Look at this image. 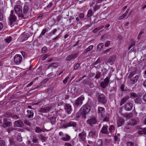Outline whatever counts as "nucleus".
<instances>
[{"label": "nucleus", "mask_w": 146, "mask_h": 146, "mask_svg": "<svg viewBox=\"0 0 146 146\" xmlns=\"http://www.w3.org/2000/svg\"><path fill=\"white\" fill-rule=\"evenodd\" d=\"M64 146H72L71 144L69 143H65L64 144Z\"/></svg>", "instance_id": "774afa93"}, {"label": "nucleus", "mask_w": 146, "mask_h": 146, "mask_svg": "<svg viewBox=\"0 0 146 146\" xmlns=\"http://www.w3.org/2000/svg\"><path fill=\"white\" fill-rule=\"evenodd\" d=\"M138 132L139 134H146V128H143L141 129L140 130L138 131Z\"/></svg>", "instance_id": "bb28decb"}, {"label": "nucleus", "mask_w": 146, "mask_h": 146, "mask_svg": "<svg viewBox=\"0 0 146 146\" xmlns=\"http://www.w3.org/2000/svg\"><path fill=\"white\" fill-rule=\"evenodd\" d=\"M135 102L138 104H141L142 102V101L139 96L136 98L134 100Z\"/></svg>", "instance_id": "a878e982"}, {"label": "nucleus", "mask_w": 146, "mask_h": 146, "mask_svg": "<svg viewBox=\"0 0 146 146\" xmlns=\"http://www.w3.org/2000/svg\"><path fill=\"white\" fill-rule=\"evenodd\" d=\"M24 125L23 122L21 120H18L15 121L14 126L19 127H22Z\"/></svg>", "instance_id": "4468645a"}, {"label": "nucleus", "mask_w": 146, "mask_h": 146, "mask_svg": "<svg viewBox=\"0 0 146 146\" xmlns=\"http://www.w3.org/2000/svg\"><path fill=\"white\" fill-rule=\"evenodd\" d=\"M21 3L20 1H19L17 2V5L14 7V9L16 13L20 17L22 18L23 17V14L22 12V8L19 5Z\"/></svg>", "instance_id": "f03ea898"}, {"label": "nucleus", "mask_w": 146, "mask_h": 146, "mask_svg": "<svg viewBox=\"0 0 146 146\" xmlns=\"http://www.w3.org/2000/svg\"><path fill=\"white\" fill-rule=\"evenodd\" d=\"M35 132L37 133H40L42 131L45 132L47 131L46 130L42 131L40 127H36L35 129Z\"/></svg>", "instance_id": "c756f323"}, {"label": "nucleus", "mask_w": 146, "mask_h": 146, "mask_svg": "<svg viewBox=\"0 0 146 146\" xmlns=\"http://www.w3.org/2000/svg\"><path fill=\"white\" fill-rule=\"evenodd\" d=\"M100 59L98 58L97 60L94 62V65H96L98 64H99L100 63Z\"/></svg>", "instance_id": "6e6d98bb"}, {"label": "nucleus", "mask_w": 146, "mask_h": 146, "mask_svg": "<svg viewBox=\"0 0 146 146\" xmlns=\"http://www.w3.org/2000/svg\"><path fill=\"white\" fill-rule=\"evenodd\" d=\"M108 126L105 125H103V127L101 130V132L105 134H108Z\"/></svg>", "instance_id": "f3484780"}, {"label": "nucleus", "mask_w": 146, "mask_h": 146, "mask_svg": "<svg viewBox=\"0 0 146 146\" xmlns=\"http://www.w3.org/2000/svg\"><path fill=\"white\" fill-rule=\"evenodd\" d=\"M104 44L103 43H100L99 44L97 48L100 50H101L103 47Z\"/></svg>", "instance_id": "37998d69"}, {"label": "nucleus", "mask_w": 146, "mask_h": 146, "mask_svg": "<svg viewBox=\"0 0 146 146\" xmlns=\"http://www.w3.org/2000/svg\"><path fill=\"white\" fill-rule=\"evenodd\" d=\"M131 96L132 98H136L138 97L139 96H138L136 94L133 93L131 92L130 93Z\"/></svg>", "instance_id": "79ce46f5"}, {"label": "nucleus", "mask_w": 146, "mask_h": 146, "mask_svg": "<svg viewBox=\"0 0 146 146\" xmlns=\"http://www.w3.org/2000/svg\"><path fill=\"white\" fill-rule=\"evenodd\" d=\"M51 123L52 124H54L56 122V118L54 117H52L50 118Z\"/></svg>", "instance_id": "f704fd0d"}, {"label": "nucleus", "mask_w": 146, "mask_h": 146, "mask_svg": "<svg viewBox=\"0 0 146 146\" xmlns=\"http://www.w3.org/2000/svg\"><path fill=\"white\" fill-rule=\"evenodd\" d=\"M76 124L75 122L74 121H70L67 123L63 125V127L66 128L72 126L75 127H76Z\"/></svg>", "instance_id": "9b49d317"}, {"label": "nucleus", "mask_w": 146, "mask_h": 146, "mask_svg": "<svg viewBox=\"0 0 146 146\" xmlns=\"http://www.w3.org/2000/svg\"><path fill=\"white\" fill-rule=\"evenodd\" d=\"M86 133L83 130L78 134V139L80 142L84 141L86 137Z\"/></svg>", "instance_id": "423d86ee"}, {"label": "nucleus", "mask_w": 146, "mask_h": 146, "mask_svg": "<svg viewBox=\"0 0 146 146\" xmlns=\"http://www.w3.org/2000/svg\"><path fill=\"white\" fill-rule=\"evenodd\" d=\"M127 146H133V143L131 142H128L127 143Z\"/></svg>", "instance_id": "09e8293b"}, {"label": "nucleus", "mask_w": 146, "mask_h": 146, "mask_svg": "<svg viewBox=\"0 0 146 146\" xmlns=\"http://www.w3.org/2000/svg\"><path fill=\"white\" fill-rule=\"evenodd\" d=\"M93 14L92 11L90 9H89L88 11V14L87 16L88 17H90Z\"/></svg>", "instance_id": "e433bc0d"}, {"label": "nucleus", "mask_w": 146, "mask_h": 146, "mask_svg": "<svg viewBox=\"0 0 146 146\" xmlns=\"http://www.w3.org/2000/svg\"><path fill=\"white\" fill-rule=\"evenodd\" d=\"M22 130L21 129H19V128H16V129H13L12 130L14 131L16 133H17V132L18 131H19V130Z\"/></svg>", "instance_id": "052dcab7"}, {"label": "nucleus", "mask_w": 146, "mask_h": 146, "mask_svg": "<svg viewBox=\"0 0 146 146\" xmlns=\"http://www.w3.org/2000/svg\"><path fill=\"white\" fill-rule=\"evenodd\" d=\"M120 136V134L118 133L115 134V135L114 136V139L115 142H116L117 141L119 137Z\"/></svg>", "instance_id": "4c0bfd02"}, {"label": "nucleus", "mask_w": 146, "mask_h": 146, "mask_svg": "<svg viewBox=\"0 0 146 146\" xmlns=\"http://www.w3.org/2000/svg\"><path fill=\"white\" fill-rule=\"evenodd\" d=\"M48 56V55L47 54H45L42 58V60H44Z\"/></svg>", "instance_id": "69168bd1"}, {"label": "nucleus", "mask_w": 146, "mask_h": 146, "mask_svg": "<svg viewBox=\"0 0 146 146\" xmlns=\"http://www.w3.org/2000/svg\"><path fill=\"white\" fill-rule=\"evenodd\" d=\"M52 66L56 67L59 65L58 63L57 62L53 63L51 65Z\"/></svg>", "instance_id": "bf43d9fd"}, {"label": "nucleus", "mask_w": 146, "mask_h": 146, "mask_svg": "<svg viewBox=\"0 0 146 146\" xmlns=\"http://www.w3.org/2000/svg\"><path fill=\"white\" fill-rule=\"evenodd\" d=\"M120 89L121 91H124L126 90L125 89V86H124L123 85H122Z\"/></svg>", "instance_id": "864d4df0"}, {"label": "nucleus", "mask_w": 146, "mask_h": 146, "mask_svg": "<svg viewBox=\"0 0 146 146\" xmlns=\"http://www.w3.org/2000/svg\"><path fill=\"white\" fill-rule=\"evenodd\" d=\"M102 144V141L101 139H99L97 142L95 143V145L96 146H101Z\"/></svg>", "instance_id": "c9c22d12"}, {"label": "nucleus", "mask_w": 146, "mask_h": 146, "mask_svg": "<svg viewBox=\"0 0 146 146\" xmlns=\"http://www.w3.org/2000/svg\"><path fill=\"white\" fill-rule=\"evenodd\" d=\"M98 100L101 103L105 104L106 103L107 100L105 95L102 94H100L98 96Z\"/></svg>", "instance_id": "1a4fd4ad"}, {"label": "nucleus", "mask_w": 146, "mask_h": 146, "mask_svg": "<svg viewBox=\"0 0 146 146\" xmlns=\"http://www.w3.org/2000/svg\"><path fill=\"white\" fill-rule=\"evenodd\" d=\"M24 123L25 124L29 126H30L31 124V123L29 121L27 120H25L24 121Z\"/></svg>", "instance_id": "a18cd8bd"}, {"label": "nucleus", "mask_w": 146, "mask_h": 146, "mask_svg": "<svg viewBox=\"0 0 146 146\" xmlns=\"http://www.w3.org/2000/svg\"><path fill=\"white\" fill-rule=\"evenodd\" d=\"M78 55V53H75L73 54H71L67 56L66 58V60L67 61L71 60H73L77 58Z\"/></svg>", "instance_id": "f8f14e48"}, {"label": "nucleus", "mask_w": 146, "mask_h": 146, "mask_svg": "<svg viewBox=\"0 0 146 146\" xmlns=\"http://www.w3.org/2000/svg\"><path fill=\"white\" fill-rule=\"evenodd\" d=\"M69 78V77L68 76H67L66 78L63 80V83L64 84H66Z\"/></svg>", "instance_id": "4d7b16f0"}, {"label": "nucleus", "mask_w": 146, "mask_h": 146, "mask_svg": "<svg viewBox=\"0 0 146 146\" xmlns=\"http://www.w3.org/2000/svg\"><path fill=\"white\" fill-rule=\"evenodd\" d=\"M39 137L42 140L45 141L46 139L45 138L43 135H40Z\"/></svg>", "instance_id": "3c124183"}, {"label": "nucleus", "mask_w": 146, "mask_h": 146, "mask_svg": "<svg viewBox=\"0 0 146 146\" xmlns=\"http://www.w3.org/2000/svg\"><path fill=\"white\" fill-rule=\"evenodd\" d=\"M124 121V120L123 119L119 118L117 123L118 126H121L123 123Z\"/></svg>", "instance_id": "c85d7f7f"}, {"label": "nucleus", "mask_w": 146, "mask_h": 146, "mask_svg": "<svg viewBox=\"0 0 146 146\" xmlns=\"http://www.w3.org/2000/svg\"><path fill=\"white\" fill-rule=\"evenodd\" d=\"M105 112L104 108L100 106L98 107V113L100 116L102 118L104 117L105 116Z\"/></svg>", "instance_id": "6e6552de"}, {"label": "nucleus", "mask_w": 146, "mask_h": 146, "mask_svg": "<svg viewBox=\"0 0 146 146\" xmlns=\"http://www.w3.org/2000/svg\"><path fill=\"white\" fill-rule=\"evenodd\" d=\"M110 44V41H108L106 42L105 44V46L106 47L108 46Z\"/></svg>", "instance_id": "680f3d73"}, {"label": "nucleus", "mask_w": 146, "mask_h": 146, "mask_svg": "<svg viewBox=\"0 0 146 146\" xmlns=\"http://www.w3.org/2000/svg\"><path fill=\"white\" fill-rule=\"evenodd\" d=\"M5 145V142L2 140H0V146H4Z\"/></svg>", "instance_id": "8fccbe9b"}, {"label": "nucleus", "mask_w": 146, "mask_h": 146, "mask_svg": "<svg viewBox=\"0 0 146 146\" xmlns=\"http://www.w3.org/2000/svg\"><path fill=\"white\" fill-rule=\"evenodd\" d=\"M133 116L132 113H129L128 114H125L124 115V117L127 119H128L131 117Z\"/></svg>", "instance_id": "473e14b6"}, {"label": "nucleus", "mask_w": 146, "mask_h": 146, "mask_svg": "<svg viewBox=\"0 0 146 146\" xmlns=\"http://www.w3.org/2000/svg\"><path fill=\"white\" fill-rule=\"evenodd\" d=\"M29 10V7L27 5H25L23 7V16L26 15Z\"/></svg>", "instance_id": "393cba45"}, {"label": "nucleus", "mask_w": 146, "mask_h": 146, "mask_svg": "<svg viewBox=\"0 0 146 146\" xmlns=\"http://www.w3.org/2000/svg\"><path fill=\"white\" fill-rule=\"evenodd\" d=\"M109 129L110 132H112L115 130V127L114 125H112L110 126Z\"/></svg>", "instance_id": "58836bf2"}, {"label": "nucleus", "mask_w": 146, "mask_h": 146, "mask_svg": "<svg viewBox=\"0 0 146 146\" xmlns=\"http://www.w3.org/2000/svg\"><path fill=\"white\" fill-rule=\"evenodd\" d=\"M14 61L16 64H19L22 61V57L19 54L16 55L14 56Z\"/></svg>", "instance_id": "0eeeda50"}, {"label": "nucleus", "mask_w": 146, "mask_h": 146, "mask_svg": "<svg viewBox=\"0 0 146 146\" xmlns=\"http://www.w3.org/2000/svg\"><path fill=\"white\" fill-rule=\"evenodd\" d=\"M27 116L29 118L32 117L34 113L32 110H28L27 111Z\"/></svg>", "instance_id": "cd10ccee"}, {"label": "nucleus", "mask_w": 146, "mask_h": 146, "mask_svg": "<svg viewBox=\"0 0 146 146\" xmlns=\"http://www.w3.org/2000/svg\"><path fill=\"white\" fill-rule=\"evenodd\" d=\"M116 56L115 55H113L108 60L107 62L110 65H112L114 63L115 60L116 59Z\"/></svg>", "instance_id": "6ab92c4d"}, {"label": "nucleus", "mask_w": 146, "mask_h": 146, "mask_svg": "<svg viewBox=\"0 0 146 146\" xmlns=\"http://www.w3.org/2000/svg\"><path fill=\"white\" fill-rule=\"evenodd\" d=\"M91 104V102L90 101H88L86 104L82 106L79 112L77 113V117H79L81 115L83 117L85 118L86 115L90 110Z\"/></svg>", "instance_id": "f257e3e1"}, {"label": "nucleus", "mask_w": 146, "mask_h": 146, "mask_svg": "<svg viewBox=\"0 0 146 146\" xmlns=\"http://www.w3.org/2000/svg\"><path fill=\"white\" fill-rule=\"evenodd\" d=\"M139 122V119L137 118H135L134 119H131L130 123L132 126L133 125H136Z\"/></svg>", "instance_id": "aec40b11"}, {"label": "nucleus", "mask_w": 146, "mask_h": 146, "mask_svg": "<svg viewBox=\"0 0 146 146\" xmlns=\"http://www.w3.org/2000/svg\"><path fill=\"white\" fill-rule=\"evenodd\" d=\"M98 135V132L94 128H92L89 132L88 137L95 139Z\"/></svg>", "instance_id": "7ed1b4c3"}, {"label": "nucleus", "mask_w": 146, "mask_h": 146, "mask_svg": "<svg viewBox=\"0 0 146 146\" xmlns=\"http://www.w3.org/2000/svg\"><path fill=\"white\" fill-rule=\"evenodd\" d=\"M16 17L14 14V11L12 10L11 11V14L9 18V23L10 25H11L13 23L16 21Z\"/></svg>", "instance_id": "20e7f679"}, {"label": "nucleus", "mask_w": 146, "mask_h": 146, "mask_svg": "<svg viewBox=\"0 0 146 146\" xmlns=\"http://www.w3.org/2000/svg\"><path fill=\"white\" fill-rule=\"evenodd\" d=\"M138 78V76L136 75L135 77H133L130 80V83L132 84H135L137 81Z\"/></svg>", "instance_id": "b1692460"}, {"label": "nucleus", "mask_w": 146, "mask_h": 146, "mask_svg": "<svg viewBox=\"0 0 146 146\" xmlns=\"http://www.w3.org/2000/svg\"><path fill=\"white\" fill-rule=\"evenodd\" d=\"M47 50V48L46 47H43L42 49V53H45Z\"/></svg>", "instance_id": "603ef678"}, {"label": "nucleus", "mask_w": 146, "mask_h": 146, "mask_svg": "<svg viewBox=\"0 0 146 146\" xmlns=\"http://www.w3.org/2000/svg\"><path fill=\"white\" fill-rule=\"evenodd\" d=\"M64 109L68 114L70 113L72 111L71 106L69 104H66L65 105Z\"/></svg>", "instance_id": "dca6fc26"}, {"label": "nucleus", "mask_w": 146, "mask_h": 146, "mask_svg": "<svg viewBox=\"0 0 146 146\" xmlns=\"http://www.w3.org/2000/svg\"><path fill=\"white\" fill-rule=\"evenodd\" d=\"M97 120L96 117H90L89 119L87 121V123L89 125L92 126L93 125L96 124Z\"/></svg>", "instance_id": "39448f33"}, {"label": "nucleus", "mask_w": 146, "mask_h": 146, "mask_svg": "<svg viewBox=\"0 0 146 146\" xmlns=\"http://www.w3.org/2000/svg\"><path fill=\"white\" fill-rule=\"evenodd\" d=\"M109 81L110 78H106L104 79V81L100 83L101 86L103 88H105L106 86H108Z\"/></svg>", "instance_id": "9d476101"}, {"label": "nucleus", "mask_w": 146, "mask_h": 146, "mask_svg": "<svg viewBox=\"0 0 146 146\" xmlns=\"http://www.w3.org/2000/svg\"><path fill=\"white\" fill-rule=\"evenodd\" d=\"M80 66V64H79L77 63V64L75 66L74 68V70L77 69Z\"/></svg>", "instance_id": "e2e57ef3"}, {"label": "nucleus", "mask_w": 146, "mask_h": 146, "mask_svg": "<svg viewBox=\"0 0 146 146\" xmlns=\"http://www.w3.org/2000/svg\"><path fill=\"white\" fill-rule=\"evenodd\" d=\"M51 108L50 106H48L41 108L39 110V112L41 113H46L48 112Z\"/></svg>", "instance_id": "ddd939ff"}, {"label": "nucleus", "mask_w": 146, "mask_h": 146, "mask_svg": "<svg viewBox=\"0 0 146 146\" xmlns=\"http://www.w3.org/2000/svg\"><path fill=\"white\" fill-rule=\"evenodd\" d=\"M132 126L129 123H128L127 124L126 126V128L127 129H131L132 127Z\"/></svg>", "instance_id": "de8ad7c7"}, {"label": "nucleus", "mask_w": 146, "mask_h": 146, "mask_svg": "<svg viewBox=\"0 0 146 146\" xmlns=\"http://www.w3.org/2000/svg\"><path fill=\"white\" fill-rule=\"evenodd\" d=\"M129 98V96H126L123 98L121 100L120 103V105L121 106Z\"/></svg>", "instance_id": "5701e85b"}, {"label": "nucleus", "mask_w": 146, "mask_h": 146, "mask_svg": "<svg viewBox=\"0 0 146 146\" xmlns=\"http://www.w3.org/2000/svg\"><path fill=\"white\" fill-rule=\"evenodd\" d=\"M71 137L68 135L66 134L64 135V137L61 138L62 140L64 141H68L70 139Z\"/></svg>", "instance_id": "4be33fe9"}, {"label": "nucleus", "mask_w": 146, "mask_h": 146, "mask_svg": "<svg viewBox=\"0 0 146 146\" xmlns=\"http://www.w3.org/2000/svg\"><path fill=\"white\" fill-rule=\"evenodd\" d=\"M11 122L9 121H8L4 123L3 124V127H4L9 126L11 125Z\"/></svg>", "instance_id": "72a5a7b5"}, {"label": "nucleus", "mask_w": 146, "mask_h": 146, "mask_svg": "<svg viewBox=\"0 0 146 146\" xmlns=\"http://www.w3.org/2000/svg\"><path fill=\"white\" fill-rule=\"evenodd\" d=\"M109 115L107 114L106 115V117L104 119V121H109Z\"/></svg>", "instance_id": "c03bdc74"}, {"label": "nucleus", "mask_w": 146, "mask_h": 146, "mask_svg": "<svg viewBox=\"0 0 146 146\" xmlns=\"http://www.w3.org/2000/svg\"><path fill=\"white\" fill-rule=\"evenodd\" d=\"M131 44L129 46L128 48V50L130 49L133 46L135 45V40H131Z\"/></svg>", "instance_id": "2f4dec72"}, {"label": "nucleus", "mask_w": 146, "mask_h": 146, "mask_svg": "<svg viewBox=\"0 0 146 146\" xmlns=\"http://www.w3.org/2000/svg\"><path fill=\"white\" fill-rule=\"evenodd\" d=\"M11 38L12 37L9 36V37H7L5 40L7 42L9 43L11 41Z\"/></svg>", "instance_id": "a19ab883"}, {"label": "nucleus", "mask_w": 146, "mask_h": 146, "mask_svg": "<svg viewBox=\"0 0 146 146\" xmlns=\"http://www.w3.org/2000/svg\"><path fill=\"white\" fill-rule=\"evenodd\" d=\"M29 35L27 33H23L21 35L22 40L25 41L27 40L29 37Z\"/></svg>", "instance_id": "412c9836"}, {"label": "nucleus", "mask_w": 146, "mask_h": 146, "mask_svg": "<svg viewBox=\"0 0 146 146\" xmlns=\"http://www.w3.org/2000/svg\"><path fill=\"white\" fill-rule=\"evenodd\" d=\"M53 6L52 2H50L49 4L46 7L48 8H51Z\"/></svg>", "instance_id": "13d9d810"}, {"label": "nucleus", "mask_w": 146, "mask_h": 146, "mask_svg": "<svg viewBox=\"0 0 146 146\" xmlns=\"http://www.w3.org/2000/svg\"><path fill=\"white\" fill-rule=\"evenodd\" d=\"M129 12V10H127L122 15V16L120 17L119 19V20H121L123 18H125Z\"/></svg>", "instance_id": "7c9ffc66"}, {"label": "nucleus", "mask_w": 146, "mask_h": 146, "mask_svg": "<svg viewBox=\"0 0 146 146\" xmlns=\"http://www.w3.org/2000/svg\"><path fill=\"white\" fill-rule=\"evenodd\" d=\"M84 15L83 13H80L79 15V17L80 19H83L84 18Z\"/></svg>", "instance_id": "0e129e2a"}, {"label": "nucleus", "mask_w": 146, "mask_h": 146, "mask_svg": "<svg viewBox=\"0 0 146 146\" xmlns=\"http://www.w3.org/2000/svg\"><path fill=\"white\" fill-rule=\"evenodd\" d=\"M125 108L126 110L129 111L132 108L133 106L131 103L127 102L125 104Z\"/></svg>", "instance_id": "a211bd4d"}, {"label": "nucleus", "mask_w": 146, "mask_h": 146, "mask_svg": "<svg viewBox=\"0 0 146 146\" xmlns=\"http://www.w3.org/2000/svg\"><path fill=\"white\" fill-rule=\"evenodd\" d=\"M33 142L35 143H38V139L36 137H34L33 139Z\"/></svg>", "instance_id": "49530a36"}, {"label": "nucleus", "mask_w": 146, "mask_h": 146, "mask_svg": "<svg viewBox=\"0 0 146 146\" xmlns=\"http://www.w3.org/2000/svg\"><path fill=\"white\" fill-rule=\"evenodd\" d=\"M93 45H91L88 48H87L85 50V52H87L91 50L93 48Z\"/></svg>", "instance_id": "ea45409f"}, {"label": "nucleus", "mask_w": 146, "mask_h": 146, "mask_svg": "<svg viewBox=\"0 0 146 146\" xmlns=\"http://www.w3.org/2000/svg\"><path fill=\"white\" fill-rule=\"evenodd\" d=\"M46 32V29H44L43 30L40 36H41V35H44Z\"/></svg>", "instance_id": "5fc2aeb1"}, {"label": "nucleus", "mask_w": 146, "mask_h": 146, "mask_svg": "<svg viewBox=\"0 0 146 146\" xmlns=\"http://www.w3.org/2000/svg\"><path fill=\"white\" fill-rule=\"evenodd\" d=\"M99 29H98V28H96L95 29L93 30V32L94 33H96L99 30Z\"/></svg>", "instance_id": "338daca9"}, {"label": "nucleus", "mask_w": 146, "mask_h": 146, "mask_svg": "<svg viewBox=\"0 0 146 146\" xmlns=\"http://www.w3.org/2000/svg\"><path fill=\"white\" fill-rule=\"evenodd\" d=\"M84 99V98L82 97L78 98L76 100L75 105L76 106L81 105L82 104V101Z\"/></svg>", "instance_id": "2eb2a0df"}]
</instances>
